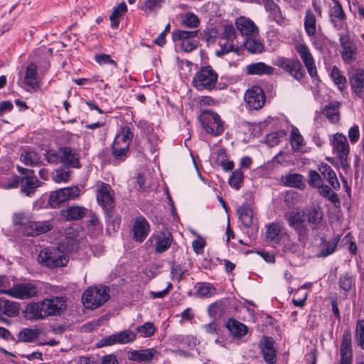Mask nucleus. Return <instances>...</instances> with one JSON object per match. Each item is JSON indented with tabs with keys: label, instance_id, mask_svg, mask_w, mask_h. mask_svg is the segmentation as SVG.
Wrapping results in <instances>:
<instances>
[{
	"label": "nucleus",
	"instance_id": "obj_1",
	"mask_svg": "<svg viewBox=\"0 0 364 364\" xmlns=\"http://www.w3.org/2000/svg\"><path fill=\"white\" fill-rule=\"evenodd\" d=\"M65 309L66 300L64 297L51 296L41 301L28 304L24 314L28 320H38L52 316H60Z\"/></svg>",
	"mask_w": 364,
	"mask_h": 364
},
{
	"label": "nucleus",
	"instance_id": "obj_2",
	"mask_svg": "<svg viewBox=\"0 0 364 364\" xmlns=\"http://www.w3.org/2000/svg\"><path fill=\"white\" fill-rule=\"evenodd\" d=\"M38 262L48 269L64 267L68 264L69 256L59 246L46 247L40 251Z\"/></svg>",
	"mask_w": 364,
	"mask_h": 364
},
{
	"label": "nucleus",
	"instance_id": "obj_3",
	"mask_svg": "<svg viewBox=\"0 0 364 364\" xmlns=\"http://www.w3.org/2000/svg\"><path fill=\"white\" fill-rule=\"evenodd\" d=\"M109 288L106 286L92 287L87 289L82 301L86 308L96 309L104 304L109 298Z\"/></svg>",
	"mask_w": 364,
	"mask_h": 364
},
{
	"label": "nucleus",
	"instance_id": "obj_4",
	"mask_svg": "<svg viewBox=\"0 0 364 364\" xmlns=\"http://www.w3.org/2000/svg\"><path fill=\"white\" fill-rule=\"evenodd\" d=\"M289 227L292 228L298 235L299 240L304 242L308 237L309 228L306 224L305 212L303 209L296 208L284 215Z\"/></svg>",
	"mask_w": 364,
	"mask_h": 364
},
{
	"label": "nucleus",
	"instance_id": "obj_5",
	"mask_svg": "<svg viewBox=\"0 0 364 364\" xmlns=\"http://www.w3.org/2000/svg\"><path fill=\"white\" fill-rule=\"evenodd\" d=\"M218 74L210 67L205 66L198 70L193 79V86L198 90H212L218 82Z\"/></svg>",
	"mask_w": 364,
	"mask_h": 364
},
{
	"label": "nucleus",
	"instance_id": "obj_6",
	"mask_svg": "<svg viewBox=\"0 0 364 364\" xmlns=\"http://www.w3.org/2000/svg\"><path fill=\"white\" fill-rule=\"evenodd\" d=\"M220 50L216 51L218 57L229 52L239 51L240 46L237 43V33L232 25H224L219 42Z\"/></svg>",
	"mask_w": 364,
	"mask_h": 364
},
{
	"label": "nucleus",
	"instance_id": "obj_7",
	"mask_svg": "<svg viewBox=\"0 0 364 364\" xmlns=\"http://www.w3.org/2000/svg\"><path fill=\"white\" fill-rule=\"evenodd\" d=\"M199 120L207 133L213 136H219L224 131L223 122L215 112L205 110L199 117Z\"/></svg>",
	"mask_w": 364,
	"mask_h": 364
},
{
	"label": "nucleus",
	"instance_id": "obj_8",
	"mask_svg": "<svg viewBox=\"0 0 364 364\" xmlns=\"http://www.w3.org/2000/svg\"><path fill=\"white\" fill-rule=\"evenodd\" d=\"M198 35V31L196 29L192 31L178 29L172 32L171 37L174 42L181 41V49L189 53L196 49L199 45V41L196 39Z\"/></svg>",
	"mask_w": 364,
	"mask_h": 364
},
{
	"label": "nucleus",
	"instance_id": "obj_9",
	"mask_svg": "<svg viewBox=\"0 0 364 364\" xmlns=\"http://www.w3.org/2000/svg\"><path fill=\"white\" fill-rule=\"evenodd\" d=\"M4 294L13 298L19 299H27L37 296L38 294V287L31 283H21L14 284L12 287L4 291Z\"/></svg>",
	"mask_w": 364,
	"mask_h": 364
},
{
	"label": "nucleus",
	"instance_id": "obj_10",
	"mask_svg": "<svg viewBox=\"0 0 364 364\" xmlns=\"http://www.w3.org/2000/svg\"><path fill=\"white\" fill-rule=\"evenodd\" d=\"M98 204L105 210L106 215L110 217V213L114 206V191L110 186L102 183L97 191Z\"/></svg>",
	"mask_w": 364,
	"mask_h": 364
},
{
	"label": "nucleus",
	"instance_id": "obj_11",
	"mask_svg": "<svg viewBox=\"0 0 364 364\" xmlns=\"http://www.w3.org/2000/svg\"><path fill=\"white\" fill-rule=\"evenodd\" d=\"M136 333L131 330H124L117 333L104 337L99 341L97 346L104 347L112 346L116 343L126 344L136 339Z\"/></svg>",
	"mask_w": 364,
	"mask_h": 364
},
{
	"label": "nucleus",
	"instance_id": "obj_12",
	"mask_svg": "<svg viewBox=\"0 0 364 364\" xmlns=\"http://www.w3.org/2000/svg\"><path fill=\"white\" fill-rule=\"evenodd\" d=\"M265 95L262 89L259 86H253L247 90L245 95V101L250 109H261L265 102Z\"/></svg>",
	"mask_w": 364,
	"mask_h": 364
},
{
	"label": "nucleus",
	"instance_id": "obj_13",
	"mask_svg": "<svg viewBox=\"0 0 364 364\" xmlns=\"http://www.w3.org/2000/svg\"><path fill=\"white\" fill-rule=\"evenodd\" d=\"M341 55L345 63H350L355 59L356 46L346 33H340Z\"/></svg>",
	"mask_w": 364,
	"mask_h": 364
},
{
	"label": "nucleus",
	"instance_id": "obj_14",
	"mask_svg": "<svg viewBox=\"0 0 364 364\" xmlns=\"http://www.w3.org/2000/svg\"><path fill=\"white\" fill-rule=\"evenodd\" d=\"M295 49L306 68L309 75L312 77H316L317 70L314 59L308 46L305 43H299L295 45Z\"/></svg>",
	"mask_w": 364,
	"mask_h": 364
},
{
	"label": "nucleus",
	"instance_id": "obj_15",
	"mask_svg": "<svg viewBox=\"0 0 364 364\" xmlns=\"http://www.w3.org/2000/svg\"><path fill=\"white\" fill-rule=\"evenodd\" d=\"M333 151L337 154L343 165L347 162V157L349 153V144L345 135L336 133L333 140Z\"/></svg>",
	"mask_w": 364,
	"mask_h": 364
},
{
	"label": "nucleus",
	"instance_id": "obj_16",
	"mask_svg": "<svg viewBox=\"0 0 364 364\" xmlns=\"http://www.w3.org/2000/svg\"><path fill=\"white\" fill-rule=\"evenodd\" d=\"M235 26L242 36H254L259 33L258 27L250 18L240 16L235 19Z\"/></svg>",
	"mask_w": 364,
	"mask_h": 364
},
{
	"label": "nucleus",
	"instance_id": "obj_17",
	"mask_svg": "<svg viewBox=\"0 0 364 364\" xmlns=\"http://www.w3.org/2000/svg\"><path fill=\"white\" fill-rule=\"evenodd\" d=\"M60 163L68 168H80L79 154L77 151L68 146L60 148Z\"/></svg>",
	"mask_w": 364,
	"mask_h": 364
},
{
	"label": "nucleus",
	"instance_id": "obj_18",
	"mask_svg": "<svg viewBox=\"0 0 364 364\" xmlns=\"http://www.w3.org/2000/svg\"><path fill=\"white\" fill-rule=\"evenodd\" d=\"M333 6L330 8L329 17L332 23L336 29L343 28L346 20V14L341 4L338 0L333 1Z\"/></svg>",
	"mask_w": 364,
	"mask_h": 364
},
{
	"label": "nucleus",
	"instance_id": "obj_19",
	"mask_svg": "<svg viewBox=\"0 0 364 364\" xmlns=\"http://www.w3.org/2000/svg\"><path fill=\"white\" fill-rule=\"evenodd\" d=\"M349 83L353 92L359 98H364V70H357L349 77Z\"/></svg>",
	"mask_w": 364,
	"mask_h": 364
},
{
	"label": "nucleus",
	"instance_id": "obj_20",
	"mask_svg": "<svg viewBox=\"0 0 364 364\" xmlns=\"http://www.w3.org/2000/svg\"><path fill=\"white\" fill-rule=\"evenodd\" d=\"M266 228V238L272 245L279 244L284 235L289 237L287 232H283V227L279 223H272L267 225Z\"/></svg>",
	"mask_w": 364,
	"mask_h": 364
},
{
	"label": "nucleus",
	"instance_id": "obj_21",
	"mask_svg": "<svg viewBox=\"0 0 364 364\" xmlns=\"http://www.w3.org/2000/svg\"><path fill=\"white\" fill-rule=\"evenodd\" d=\"M149 240L155 242V252L161 254L171 247L173 237L170 232H166L153 235Z\"/></svg>",
	"mask_w": 364,
	"mask_h": 364
},
{
	"label": "nucleus",
	"instance_id": "obj_22",
	"mask_svg": "<svg viewBox=\"0 0 364 364\" xmlns=\"http://www.w3.org/2000/svg\"><path fill=\"white\" fill-rule=\"evenodd\" d=\"M341 361L340 364H352L353 357L351 350V338L349 333H344L340 348Z\"/></svg>",
	"mask_w": 364,
	"mask_h": 364
},
{
	"label": "nucleus",
	"instance_id": "obj_23",
	"mask_svg": "<svg viewBox=\"0 0 364 364\" xmlns=\"http://www.w3.org/2000/svg\"><path fill=\"white\" fill-rule=\"evenodd\" d=\"M87 208L80 205H70L60 210V215L63 218L67 221L78 220L87 214Z\"/></svg>",
	"mask_w": 364,
	"mask_h": 364
},
{
	"label": "nucleus",
	"instance_id": "obj_24",
	"mask_svg": "<svg viewBox=\"0 0 364 364\" xmlns=\"http://www.w3.org/2000/svg\"><path fill=\"white\" fill-rule=\"evenodd\" d=\"M132 230L134 240L141 242L149 234V225L144 217L140 216L136 218Z\"/></svg>",
	"mask_w": 364,
	"mask_h": 364
},
{
	"label": "nucleus",
	"instance_id": "obj_25",
	"mask_svg": "<svg viewBox=\"0 0 364 364\" xmlns=\"http://www.w3.org/2000/svg\"><path fill=\"white\" fill-rule=\"evenodd\" d=\"M245 70L249 75H271L274 73V68L264 62H257L247 65Z\"/></svg>",
	"mask_w": 364,
	"mask_h": 364
},
{
	"label": "nucleus",
	"instance_id": "obj_26",
	"mask_svg": "<svg viewBox=\"0 0 364 364\" xmlns=\"http://www.w3.org/2000/svg\"><path fill=\"white\" fill-rule=\"evenodd\" d=\"M305 218L308 223L312 225V229H316V225L320 224L323 220V211L319 207H311L304 208Z\"/></svg>",
	"mask_w": 364,
	"mask_h": 364
},
{
	"label": "nucleus",
	"instance_id": "obj_27",
	"mask_svg": "<svg viewBox=\"0 0 364 364\" xmlns=\"http://www.w3.org/2000/svg\"><path fill=\"white\" fill-rule=\"evenodd\" d=\"M225 326L235 338H240L248 332V328L246 325L234 318L229 319Z\"/></svg>",
	"mask_w": 364,
	"mask_h": 364
},
{
	"label": "nucleus",
	"instance_id": "obj_28",
	"mask_svg": "<svg viewBox=\"0 0 364 364\" xmlns=\"http://www.w3.org/2000/svg\"><path fill=\"white\" fill-rule=\"evenodd\" d=\"M156 350L154 348L132 350L128 353V358L131 360L137 362H149L154 358Z\"/></svg>",
	"mask_w": 364,
	"mask_h": 364
},
{
	"label": "nucleus",
	"instance_id": "obj_29",
	"mask_svg": "<svg viewBox=\"0 0 364 364\" xmlns=\"http://www.w3.org/2000/svg\"><path fill=\"white\" fill-rule=\"evenodd\" d=\"M239 219L245 227H250L253 221V212L250 205L247 203L238 207L237 210Z\"/></svg>",
	"mask_w": 364,
	"mask_h": 364
},
{
	"label": "nucleus",
	"instance_id": "obj_30",
	"mask_svg": "<svg viewBox=\"0 0 364 364\" xmlns=\"http://www.w3.org/2000/svg\"><path fill=\"white\" fill-rule=\"evenodd\" d=\"M19 306L17 302L0 298V314L7 316H14L18 313Z\"/></svg>",
	"mask_w": 364,
	"mask_h": 364
},
{
	"label": "nucleus",
	"instance_id": "obj_31",
	"mask_svg": "<svg viewBox=\"0 0 364 364\" xmlns=\"http://www.w3.org/2000/svg\"><path fill=\"white\" fill-rule=\"evenodd\" d=\"M37 75L36 66L33 63L28 65L26 71L24 82L33 90L39 87V83L37 81Z\"/></svg>",
	"mask_w": 364,
	"mask_h": 364
},
{
	"label": "nucleus",
	"instance_id": "obj_32",
	"mask_svg": "<svg viewBox=\"0 0 364 364\" xmlns=\"http://www.w3.org/2000/svg\"><path fill=\"white\" fill-rule=\"evenodd\" d=\"M304 26L305 31L309 37H312L316 34V18L311 9L306 11Z\"/></svg>",
	"mask_w": 364,
	"mask_h": 364
},
{
	"label": "nucleus",
	"instance_id": "obj_33",
	"mask_svg": "<svg viewBox=\"0 0 364 364\" xmlns=\"http://www.w3.org/2000/svg\"><path fill=\"white\" fill-rule=\"evenodd\" d=\"M296 80H300L305 75V70L297 58H293V62L285 70Z\"/></svg>",
	"mask_w": 364,
	"mask_h": 364
},
{
	"label": "nucleus",
	"instance_id": "obj_34",
	"mask_svg": "<svg viewBox=\"0 0 364 364\" xmlns=\"http://www.w3.org/2000/svg\"><path fill=\"white\" fill-rule=\"evenodd\" d=\"M331 77L340 91L342 92L346 89V77L344 76L343 72L336 65L332 67Z\"/></svg>",
	"mask_w": 364,
	"mask_h": 364
},
{
	"label": "nucleus",
	"instance_id": "obj_35",
	"mask_svg": "<svg viewBox=\"0 0 364 364\" xmlns=\"http://www.w3.org/2000/svg\"><path fill=\"white\" fill-rule=\"evenodd\" d=\"M340 103L337 101L330 102L325 106L323 114L331 122H337L339 119Z\"/></svg>",
	"mask_w": 364,
	"mask_h": 364
},
{
	"label": "nucleus",
	"instance_id": "obj_36",
	"mask_svg": "<svg viewBox=\"0 0 364 364\" xmlns=\"http://www.w3.org/2000/svg\"><path fill=\"white\" fill-rule=\"evenodd\" d=\"M21 161L28 166H41V156L32 150H26L21 153Z\"/></svg>",
	"mask_w": 364,
	"mask_h": 364
},
{
	"label": "nucleus",
	"instance_id": "obj_37",
	"mask_svg": "<svg viewBox=\"0 0 364 364\" xmlns=\"http://www.w3.org/2000/svg\"><path fill=\"white\" fill-rule=\"evenodd\" d=\"M39 186L40 182L36 177H23L21 180V191L26 196H30Z\"/></svg>",
	"mask_w": 364,
	"mask_h": 364
},
{
	"label": "nucleus",
	"instance_id": "obj_38",
	"mask_svg": "<svg viewBox=\"0 0 364 364\" xmlns=\"http://www.w3.org/2000/svg\"><path fill=\"white\" fill-rule=\"evenodd\" d=\"M243 46L251 53H261L264 48L263 43L253 36L246 37Z\"/></svg>",
	"mask_w": 364,
	"mask_h": 364
},
{
	"label": "nucleus",
	"instance_id": "obj_39",
	"mask_svg": "<svg viewBox=\"0 0 364 364\" xmlns=\"http://www.w3.org/2000/svg\"><path fill=\"white\" fill-rule=\"evenodd\" d=\"M127 11V6L124 1L119 4L116 7L114 8L112 14L109 16L111 21L112 28H117L119 26V18L124 14Z\"/></svg>",
	"mask_w": 364,
	"mask_h": 364
},
{
	"label": "nucleus",
	"instance_id": "obj_40",
	"mask_svg": "<svg viewBox=\"0 0 364 364\" xmlns=\"http://www.w3.org/2000/svg\"><path fill=\"white\" fill-rule=\"evenodd\" d=\"M30 228L32 230L31 235L44 234L52 230L53 225L49 221L31 222Z\"/></svg>",
	"mask_w": 364,
	"mask_h": 364
},
{
	"label": "nucleus",
	"instance_id": "obj_41",
	"mask_svg": "<svg viewBox=\"0 0 364 364\" xmlns=\"http://www.w3.org/2000/svg\"><path fill=\"white\" fill-rule=\"evenodd\" d=\"M65 240L71 250L77 249L80 243L79 231L73 228H67L65 230Z\"/></svg>",
	"mask_w": 364,
	"mask_h": 364
},
{
	"label": "nucleus",
	"instance_id": "obj_42",
	"mask_svg": "<svg viewBox=\"0 0 364 364\" xmlns=\"http://www.w3.org/2000/svg\"><path fill=\"white\" fill-rule=\"evenodd\" d=\"M134 133L132 132L129 127L125 126L122 127V132L117 135L114 142H117L119 144H127V146L129 147L130 143L133 139Z\"/></svg>",
	"mask_w": 364,
	"mask_h": 364
},
{
	"label": "nucleus",
	"instance_id": "obj_43",
	"mask_svg": "<svg viewBox=\"0 0 364 364\" xmlns=\"http://www.w3.org/2000/svg\"><path fill=\"white\" fill-rule=\"evenodd\" d=\"M66 201L67 200L65 198V193L62 188H60L58 191H53L50 193L48 203L51 208H57L60 207V204Z\"/></svg>",
	"mask_w": 364,
	"mask_h": 364
},
{
	"label": "nucleus",
	"instance_id": "obj_44",
	"mask_svg": "<svg viewBox=\"0 0 364 364\" xmlns=\"http://www.w3.org/2000/svg\"><path fill=\"white\" fill-rule=\"evenodd\" d=\"M338 284L341 289L348 292L355 286V277L349 273H345L340 276Z\"/></svg>",
	"mask_w": 364,
	"mask_h": 364
},
{
	"label": "nucleus",
	"instance_id": "obj_45",
	"mask_svg": "<svg viewBox=\"0 0 364 364\" xmlns=\"http://www.w3.org/2000/svg\"><path fill=\"white\" fill-rule=\"evenodd\" d=\"M40 334L38 328H24L19 332V339L23 342H33Z\"/></svg>",
	"mask_w": 364,
	"mask_h": 364
},
{
	"label": "nucleus",
	"instance_id": "obj_46",
	"mask_svg": "<svg viewBox=\"0 0 364 364\" xmlns=\"http://www.w3.org/2000/svg\"><path fill=\"white\" fill-rule=\"evenodd\" d=\"M303 176L299 173L286 175L282 178L284 184L289 186L301 188L304 186L302 183Z\"/></svg>",
	"mask_w": 364,
	"mask_h": 364
},
{
	"label": "nucleus",
	"instance_id": "obj_47",
	"mask_svg": "<svg viewBox=\"0 0 364 364\" xmlns=\"http://www.w3.org/2000/svg\"><path fill=\"white\" fill-rule=\"evenodd\" d=\"M129 149L127 144H119L117 142H113L112 146V155L116 159L124 160L127 156Z\"/></svg>",
	"mask_w": 364,
	"mask_h": 364
},
{
	"label": "nucleus",
	"instance_id": "obj_48",
	"mask_svg": "<svg viewBox=\"0 0 364 364\" xmlns=\"http://www.w3.org/2000/svg\"><path fill=\"white\" fill-rule=\"evenodd\" d=\"M181 24L191 28H196L200 25V19L195 14L187 12L181 18Z\"/></svg>",
	"mask_w": 364,
	"mask_h": 364
},
{
	"label": "nucleus",
	"instance_id": "obj_49",
	"mask_svg": "<svg viewBox=\"0 0 364 364\" xmlns=\"http://www.w3.org/2000/svg\"><path fill=\"white\" fill-rule=\"evenodd\" d=\"M196 287L197 294L202 297H210L215 293V289L209 283H198Z\"/></svg>",
	"mask_w": 364,
	"mask_h": 364
},
{
	"label": "nucleus",
	"instance_id": "obj_50",
	"mask_svg": "<svg viewBox=\"0 0 364 364\" xmlns=\"http://www.w3.org/2000/svg\"><path fill=\"white\" fill-rule=\"evenodd\" d=\"M290 141L294 151H299L304 146V139L297 128L294 127L290 135Z\"/></svg>",
	"mask_w": 364,
	"mask_h": 364
},
{
	"label": "nucleus",
	"instance_id": "obj_51",
	"mask_svg": "<svg viewBox=\"0 0 364 364\" xmlns=\"http://www.w3.org/2000/svg\"><path fill=\"white\" fill-rule=\"evenodd\" d=\"M287 132L284 130H279L277 132L269 133L266 136V143L270 147L277 146L281 139L285 137Z\"/></svg>",
	"mask_w": 364,
	"mask_h": 364
},
{
	"label": "nucleus",
	"instance_id": "obj_52",
	"mask_svg": "<svg viewBox=\"0 0 364 364\" xmlns=\"http://www.w3.org/2000/svg\"><path fill=\"white\" fill-rule=\"evenodd\" d=\"M228 183L231 187L236 190L240 188L243 183V173L241 169H236L232 173L229 178Z\"/></svg>",
	"mask_w": 364,
	"mask_h": 364
},
{
	"label": "nucleus",
	"instance_id": "obj_53",
	"mask_svg": "<svg viewBox=\"0 0 364 364\" xmlns=\"http://www.w3.org/2000/svg\"><path fill=\"white\" fill-rule=\"evenodd\" d=\"M208 314L212 317H221L225 313V306L221 301H217L208 306Z\"/></svg>",
	"mask_w": 364,
	"mask_h": 364
},
{
	"label": "nucleus",
	"instance_id": "obj_54",
	"mask_svg": "<svg viewBox=\"0 0 364 364\" xmlns=\"http://www.w3.org/2000/svg\"><path fill=\"white\" fill-rule=\"evenodd\" d=\"M136 331L141 333L143 337H150L156 331V328L152 322H146L137 327Z\"/></svg>",
	"mask_w": 364,
	"mask_h": 364
},
{
	"label": "nucleus",
	"instance_id": "obj_55",
	"mask_svg": "<svg viewBox=\"0 0 364 364\" xmlns=\"http://www.w3.org/2000/svg\"><path fill=\"white\" fill-rule=\"evenodd\" d=\"M69 171H65L63 168L56 169L52 174V179L56 183L68 182L70 179Z\"/></svg>",
	"mask_w": 364,
	"mask_h": 364
},
{
	"label": "nucleus",
	"instance_id": "obj_56",
	"mask_svg": "<svg viewBox=\"0 0 364 364\" xmlns=\"http://www.w3.org/2000/svg\"><path fill=\"white\" fill-rule=\"evenodd\" d=\"M340 237H336L333 242H328L326 245V247L321 249L319 252L317 254L318 257H327L332 253L334 252L336 248L337 243L339 240Z\"/></svg>",
	"mask_w": 364,
	"mask_h": 364
},
{
	"label": "nucleus",
	"instance_id": "obj_57",
	"mask_svg": "<svg viewBox=\"0 0 364 364\" xmlns=\"http://www.w3.org/2000/svg\"><path fill=\"white\" fill-rule=\"evenodd\" d=\"M355 333L358 346L362 349H364V320L358 321Z\"/></svg>",
	"mask_w": 364,
	"mask_h": 364
},
{
	"label": "nucleus",
	"instance_id": "obj_58",
	"mask_svg": "<svg viewBox=\"0 0 364 364\" xmlns=\"http://www.w3.org/2000/svg\"><path fill=\"white\" fill-rule=\"evenodd\" d=\"M44 156L46 161L50 164H58L60 163V148L58 151L53 149H49L44 154Z\"/></svg>",
	"mask_w": 364,
	"mask_h": 364
},
{
	"label": "nucleus",
	"instance_id": "obj_59",
	"mask_svg": "<svg viewBox=\"0 0 364 364\" xmlns=\"http://www.w3.org/2000/svg\"><path fill=\"white\" fill-rule=\"evenodd\" d=\"M67 201L77 198L80 194V189L77 186H70L62 188Z\"/></svg>",
	"mask_w": 364,
	"mask_h": 364
},
{
	"label": "nucleus",
	"instance_id": "obj_60",
	"mask_svg": "<svg viewBox=\"0 0 364 364\" xmlns=\"http://www.w3.org/2000/svg\"><path fill=\"white\" fill-rule=\"evenodd\" d=\"M262 350L266 362L270 364L276 362V351L274 348H262Z\"/></svg>",
	"mask_w": 364,
	"mask_h": 364
},
{
	"label": "nucleus",
	"instance_id": "obj_61",
	"mask_svg": "<svg viewBox=\"0 0 364 364\" xmlns=\"http://www.w3.org/2000/svg\"><path fill=\"white\" fill-rule=\"evenodd\" d=\"M293 62V58L289 59L284 56H277L273 61V64L284 70H286Z\"/></svg>",
	"mask_w": 364,
	"mask_h": 364
},
{
	"label": "nucleus",
	"instance_id": "obj_62",
	"mask_svg": "<svg viewBox=\"0 0 364 364\" xmlns=\"http://www.w3.org/2000/svg\"><path fill=\"white\" fill-rule=\"evenodd\" d=\"M309 184L312 186L318 187L322 184L321 175L316 171L311 170L309 173Z\"/></svg>",
	"mask_w": 364,
	"mask_h": 364
},
{
	"label": "nucleus",
	"instance_id": "obj_63",
	"mask_svg": "<svg viewBox=\"0 0 364 364\" xmlns=\"http://www.w3.org/2000/svg\"><path fill=\"white\" fill-rule=\"evenodd\" d=\"M95 59L97 63L100 65L104 64H111L113 65L114 68H117V63L114 60H113L109 55L107 54H99L96 55Z\"/></svg>",
	"mask_w": 364,
	"mask_h": 364
},
{
	"label": "nucleus",
	"instance_id": "obj_64",
	"mask_svg": "<svg viewBox=\"0 0 364 364\" xmlns=\"http://www.w3.org/2000/svg\"><path fill=\"white\" fill-rule=\"evenodd\" d=\"M300 251L299 245L288 237V240L284 245V252L297 253Z\"/></svg>",
	"mask_w": 364,
	"mask_h": 364
}]
</instances>
